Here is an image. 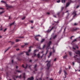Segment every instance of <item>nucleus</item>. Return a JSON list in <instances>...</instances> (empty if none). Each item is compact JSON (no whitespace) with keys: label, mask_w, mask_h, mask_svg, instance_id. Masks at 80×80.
Masks as SVG:
<instances>
[{"label":"nucleus","mask_w":80,"mask_h":80,"mask_svg":"<svg viewBox=\"0 0 80 80\" xmlns=\"http://www.w3.org/2000/svg\"><path fill=\"white\" fill-rule=\"evenodd\" d=\"M46 62H48L47 66L48 68V69H49V68L50 67V61L49 62L48 61H46Z\"/></svg>","instance_id":"obj_1"},{"label":"nucleus","mask_w":80,"mask_h":80,"mask_svg":"<svg viewBox=\"0 0 80 80\" xmlns=\"http://www.w3.org/2000/svg\"><path fill=\"white\" fill-rule=\"evenodd\" d=\"M5 6L6 7H7V9H8V8H11V6L9 5L8 4H7L6 3Z\"/></svg>","instance_id":"obj_2"},{"label":"nucleus","mask_w":80,"mask_h":80,"mask_svg":"<svg viewBox=\"0 0 80 80\" xmlns=\"http://www.w3.org/2000/svg\"><path fill=\"white\" fill-rule=\"evenodd\" d=\"M38 37H41V36L40 35H36L35 37V38L36 39V40H38V39H37L38 38Z\"/></svg>","instance_id":"obj_3"},{"label":"nucleus","mask_w":80,"mask_h":80,"mask_svg":"<svg viewBox=\"0 0 80 80\" xmlns=\"http://www.w3.org/2000/svg\"><path fill=\"white\" fill-rule=\"evenodd\" d=\"M31 51V49H29L28 50V52H26L27 55H28V56H29V53H30Z\"/></svg>","instance_id":"obj_4"},{"label":"nucleus","mask_w":80,"mask_h":80,"mask_svg":"<svg viewBox=\"0 0 80 80\" xmlns=\"http://www.w3.org/2000/svg\"><path fill=\"white\" fill-rule=\"evenodd\" d=\"M64 75L65 76V77L64 78H66V76L67 75H68V74L67 73V72L65 71H64Z\"/></svg>","instance_id":"obj_5"},{"label":"nucleus","mask_w":80,"mask_h":80,"mask_svg":"<svg viewBox=\"0 0 80 80\" xmlns=\"http://www.w3.org/2000/svg\"><path fill=\"white\" fill-rule=\"evenodd\" d=\"M33 79H34V78H33V77H32L30 78H28V80H33Z\"/></svg>","instance_id":"obj_6"},{"label":"nucleus","mask_w":80,"mask_h":80,"mask_svg":"<svg viewBox=\"0 0 80 80\" xmlns=\"http://www.w3.org/2000/svg\"><path fill=\"white\" fill-rule=\"evenodd\" d=\"M53 28L52 27V28H51V29H50V30H49V29L48 30H47V33H49V32H50V31H51V30H52V29H53Z\"/></svg>","instance_id":"obj_7"},{"label":"nucleus","mask_w":80,"mask_h":80,"mask_svg":"<svg viewBox=\"0 0 80 80\" xmlns=\"http://www.w3.org/2000/svg\"><path fill=\"white\" fill-rule=\"evenodd\" d=\"M23 78H24V79H25V73H24L23 74Z\"/></svg>","instance_id":"obj_8"},{"label":"nucleus","mask_w":80,"mask_h":80,"mask_svg":"<svg viewBox=\"0 0 80 80\" xmlns=\"http://www.w3.org/2000/svg\"><path fill=\"white\" fill-rule=\"evenodd\" d=\"M70 5V3L69 2H68L66 4V7H68Z\"/></svg>","instance_id":"obj_9"},{"label":"nucleus","mask_w":80,"mask_h":80,"mask_svg":"<svg viewBox=\"0 0 80 80\" xmlns=\"http://www.w3.org/2000/svg\"><path fill=\"white\" fill-rule=\"evenodd\" d=\"M21 77H22V75H20V76H17L16 78H20Z\"/></svg>","instance_id":"obj_10"},{"label":"nucleus","mask_w":80,"mask_h":80,"mask_svg":"<svg viewBox=\"0 0 80 80\" xmlns=\"http://www.w3.org/2000/svg\"><path fill=\"white\" fill-rule=\"evenodd\" d=\"M16 72H18V73H21V72L20 70H16Z\"/></svg>","instance_id":"obj_11"},{"label":"nucleus","mask_w":80,"mask_h":80,"mask_svg":"<svg viewBox=\"0 0 80 80\" xmlns=\"http://www.w3.org/2000/svg\"><path fill=\"white\" fill-rule=\"evenodd\" d=\"M62 3H65V0H61Z\"/></svg>","instance_id":"obj_12"},{"label":"nucleus","mask_w":80,"mask_h":80,"mask_svg":"<svg viewBox=\"0 0 80 80\" xmlns=\"http://www.w3.org/2000/svg\"><path fill=\"white\" fill-rule=\"evenodd\" d=\"M1 2H2V3H5V5L7 3L3 1H1Z\"/></svg>","instance_id":"obj_13"},{"label":"nucleus","mask_w":80,"mask_h":80,"mask_svg":"<svg viewBox=\"0 0 80 80\" xmlns=\"http://www.w3.org/2000/svg\"><path fill=\"white\" fill-rule=\"evenodd\" d=\"M80 51H77V52H76V54H80Z\"/></svg>","instance_id":"obj_14"},{"label":"nucleus","mask_w":80,"mask_h":80,"mask_svg":"<svg viewBox=\"0 0 80 80\" xmlns=\"http://www.w3.org/2000/svg\"><path fill=\"white\" fill-rule=\"evenodd\" d=\"M19 41H20V40L18 39H17L16 40V42H19Z\"/></svg>","instance_id":"obj_15"},{"label":"nucleus","mask_w":80,"mask_h":80,"mask_svg":"<svg viewBox=\"0 0 80 80\" xmlns=\"http://www.w3.org/2000/svg\"><path fill=\"white\" fill-rule=\"evenodd\" d=\"M51 55H52V52H50V55L49 56H48V58H50V56H51Z\"/></svg>","instance_id":"obj_16"},{"label":"nucleus","mask_w":80,"mask_h":80,"mask_svg":"<svg viewBox=\"0 0 80 80\" xmlns=\"http://www.w3.org/2000/svg\"><path fill=\"white\" fill-rule=\"evenodd\" d=\"M10 48L9 47L7 49V50H5V52H7V51H8V49H10Z\"/></svg>","instance_id":"obj_17"},{"label":"nucleus","mask_w":80,"mask_h":80,"mask_svg":"<svg viewBox=\"0 0 80 80\" xmlns=\"http://www.w3.org/2000/svg\"><path fill=\"white\" fill-rule=\"evenodd\" d=\"M77 42V39H74V40L72 41V42Z\"/></svg>","instance_id":"obj_18"},{"label":"nucleus","mask_w":80,"mask_h":80,"mask_svg":"<svg viewBox=\"0 0 80 80\" xmlns=\"http://www.w3.org/2000/svg\"><path fill=\"white\" fill-rule=\"evenodd\" d=\"M5 12V11H2L0 12V14H2V13H4Z\"/></svg>","instance_id":"obj_19"},{"label":"nucleus","mask_w":80,"mask_h":80,"mask_svg":"<svg viewBox=\"0 0 80 80\" xmlns=\"http://www.w3.org/2000/svg\"><path fill=\"white\" fill-rule=\"evenodd\" d=\"M57 3H60V0H58L57 1Z\"/></svg>","instance_id":"obj_20"},{"label":"nucleus","mask_w":80,"mask_h":80,"mask_svg":"<svg viewBox=\"0 0 80 80\" xmlns=\"http://www.w3.org/2000/svg\"><path fill=\"white\" fill-rule=\"evenodd\" d=\"M51 41L49 42V43H48V46H50V44L51 43Z\"/></svg>","instance_id":"obj_21"},{"label":"nucleus","mask_w":80,"mask_h":80,"mask_svg":"<svg viewBox=\"0 0 80 80\" xmlns=\"http://www.w3.org/2000/svg\"><path fill=\"white\" fill-rule=\"evenodd\" d=\"M28 45V43H25V46H27V45Z\"/></svg>","instance_id":"obj_22"},{"label":"nucleus","mask_w":80,"mask_h":80,"mask_svg":"<svg viewBox=\"0 0 80 80\" xmlns=\"http://www.w3.org/2000/svg\"><path fill=\"white\" fill-rule=\"evenodd\" d=\"M38 58H40V54H38Z\"/></svg>","instance_id":"obj_23"},{"label":"nucleus","mask_w":80,"mask_h":80,"mask_svg":"<svg viewBox=\"0 0 80 80\" xmlns=\"http://www.w3.org/2000/svg\"><path fill=\"white\" fill-rule=\"evenodd\" d=\"M44 41H45V39H42V40L41 41V42H44Z\"/></svg>","instance_id":"obj_24"},{"label":"nucleus","mask_w":80,"mask_h":80,"mask_svg":"<svg viewBox=\"0 0 80 80\" xmlns=\"http://www.w3.org/2000/svg\"><path fill=\"white\" fill-rule=\"evenodd\" d=\"M62 72V71L60 70L59 71L58 73H59V74H60V73H61Z\"/></svg>","instance_id":"obj_25"},{"label":"nucleus","mask_w":80,"mask_h":80,"mask_svg":"<svg viewBox=\"0 0 80 80\" xmlns=\"http://www.w3.org/2000/svg\"><path fill=\"white\" fill-rule=\"evenodd\" d=\"M25 18V17H24L23 18H22V20H24Z\"/></svg>","instance_id":"obj_26"},{"label":"nucleus","mask_w":80,"mask_h":80,"mask_svg":"<svg viewBox=\"0 0 80 80\" xmlns=\"http://www.w3.org/2000/svg\"><path fill=\"white\" fill-rule=\"evenodd\" d=\"M57 38V35H55L54 37H53V38L55 39Z\"/></svg>","instance_id":"obj_27"},{"label":"nucleus","mask_w":80,"mask_h":80,"mask_svg":"<svg viewBox=\"0 0 80 80\" xmlns=\"http://www.w3.org/2000/svg\"><path fill=\"white\" fill-rule=\"evenodd\" d=\"M63 58H67V56H64Z\"/></svg>","instance_id":"obj_28"},{"label":"nucleus","mask_w":80,"mask_h":80,"mask_svg":"<svg viewBox=\"0 0 80 80\" xmlns=\"http://www.w3.org/2000/svg\"><path fill=\"white\" fill-rule=\"evenodd\" d=\"M73 15H76V12H75V13L73 12Z\"/></svg>","instance_id":"obj_29"},{"label":"nucleus","mask_w":80,"mask_h":80,"mask_svg":"<svg viewBox=\"0 0 80 80\" xmlns=\"http://www.w3.org/2000/svg\"><path fill=\"white\" fill-rule=\"evenodd\" d=\"M30 22L32 23H33V21H30Z\"/></svg>","instance_id":"obj_30"},{"label":"nucleus","mask_w":80,"mask_h":80,"mask_svg":"<svg viewBox=\"0 0 80 80\" xmlns=\"http://www.w3.org/2000/svg\"><path fill=\"white\" fill-rule=\"evenodd\" d=\"M39 80H42V78H39Z\"/></svg>","instance_id":"obj_31"},{"label":"nucleus","mask_w":80,"mask_h":80,"mask_svg":"<svg viewBox=\"0 0 80 80\" xmlns=\"http://www.w3.org/2000/svg\"><path fill=\"white\" fill-rule=\"evenodd\" d=\"M7 30V28H5V29H4V32H5V31H6V30Z\"/></svg>","instance_id":"obj_32"},{"label":"nucleus","mask_w":80,"mask_h":80,"mask_svg":"<svg viewBox=\"0 0 80 80\" xmlns=\"http://www.w3.org/2000/svg\"><path fill=\"white\" fill-rule=\"evenodd\" d=\"M22 67H23V68H25V67H24V65L23 64L22 66Z\"/></svg>","instance_id":"obj_33"},{"label":"nucleus","mask_w":80,"mask_h":80,"mask_svg":"<svg viewBox=\"0 0 80 80\" xmlns=\"http://www.w3.org/2000/svg\"><path fill=\"white\" fill-rule=\"evenodd\" d=\"M27 67H28V65H27L26 66V68H27Z\"/></svg>","instance_id":"obj_34"},{"label":"nucleus","mask_w":80,"mask_h":80,"mask_svg":"<svg viewBox=\"0 0 80 80\" xmlns=\"http://www.w3.org/2000/svg\"><path fill=\"white\" fill-rule=\"evenodd\" d=\"M57 60V59L56 58H55V59H54V61H56V60Z\"/></svg>","instance_id":"obj_35"},{"label":"nucleus","mask_w":80,"mask_h":80,"mask_svg":"<svg viewBox=\"0 0 80 80\" xmlns=\"http://www.w3.org/2000/svg\"><path fill=\"white\" fill-rule=\"evenodd\" d=\"M37 52V50H35L34 51V52Z\"/></svg>","instance_id":"obj_36"},{"label":"nucleus","mask_w":80,"mask_h":80,"mask_svg":"<svg viewBox=\"0 0 80 80\" xmlns=\"http://www.w3.org/2000/svg\"><path fill=\"white\" fill-rule=\"evenodd\" d=\"M0 9L3 10V8H0Z\"/></svg>","instance_id":"obj_37"},{"label":"nucleus","mask_w":80,"mask_h":80,"mask_svg":"<svg viewBox=\"0 0 80 80\" xmlns=\"http://www.w3.org/2000/svg\"><path fill=\"white\" fill-rule=\"evenodd\" d=\"M74 25H77V24L76 23H75Z\"/></svg>","instance_id":"obj_38"},{"label":"nucleus","mask_w":80,"mask_h":80,"mask_svg":"<svg viewBox=\"0 0 80 80\" xmlns=\"http://www.w3.org/2000/svg\"><path fill=\"white\" fill-rule=\"evenodd\" d=\"M79 7V6H78L77 7V8H78V7Z\"/></svg>","instance_id":"obj_39"},{"label":"nucleus","mask_w":80,"mask_h":80,"mask_svg":"<svg viewBox=\"0 0 80 80\" xmlns=\"http://www.w3.org/2000/svg\"><path fill=\"white\" fill-rule=\"evenodd\" d=\"M34 67H35V68H36V67H37V65H35V66H34Z\"/></svg>","instance_id":"obj_40"},{"label":"nucleus","mask_w":80,"mask_h":80,"mask_svg":"<svg viewBox=\"0 0 80 80\" xmlns=\"http://www.w3.org/2000/svg\"><path fill=\"white\" fill-rule=\"evenodd\" d=\"M14 42H12V44H13V43H14Z\"/></svg>","instance_id":"obj_41"},{"label":"nucleus","mask_w":80,"mask_h":80,"mask_svg":"<svg viewBox=\"0 0 80 80\" xmlns=\"http://www.w3.org/2000/svg\"><path fill=\"white\" fill-rule=\"evenodd\" d=\"M71 67V66H69V68H70Z\"/></svg>","instance_id":"obj_42"},{"label":"nucleus","mask_w":80,"mask_h":80,"mask_svg":"<svg viewBox=\"0 0 80 80\" xmlns=\"http://www.w3.org/2000/svg\"><path fill=\"white\" fill-rule=\"evenodd\" d=\"M12 63H13V60H12Z\"/></svg>","instance_id":"obj_43"},{"label":"nucleus","mask_w":80,"mask_h":80,"mask_svg":"<svg viewBox=\"0 0 80 80\" xmlns=\"http://www.w3.org/2000/svg\"><path fill=\"white\" fill-rule=\"evenodd\" d=\"M47 14H48V15H49V14H50V13L49 12L47 13Z\"/></svg>","instance_id":"obj_44"},{"label":"nucleus","mask_w":80,"mask_h":80,"mask_svg":"<svg viewBox=\"0 0 80 80\" xmlns=\"http://www.w3.org/2000/svg\"><path fill=\"white\" fill-rule=\"evenodd\" d=\"M50 80H53V79H50Z\"/></svg>","instance_id":"obj_45"},{"label":"nucleus","mask_w":80,"mask_h":80,"mask_svg":"<svg viewBox=\"0 0 80 80\" xmlns=\"http://www.w3.org/2000/svg\"><path fill=\"white\" fill-rule=\"evenodd\" d=\"M3 29L2 28L1 29H0V30H2V29Z\"/></svg>","instance_id":"obj_46"},{"label":"nucleus","mask_w":80,"mask_h":80,"mask_svg":"<svg viewBox=\"0 0 80 80\" xmlns=\"http://www.w3.org/2000/svg\"><path fill=\"white\" fill-rule=\"evenodd\" d=\"M54 17H55V18H56V16H54Z\"/></svg>","instance_id":"obj_47"},{"label":"nucleus","mask_w":80,"mask_h":80,"mask_svg":"<svg viewBox=\"0 0 80 80\" xmlns=\"http://www.w3.org/2000/svg\"><path fill=\"white\" fill-rule=\"evenodd\" d=\"M22 48L24 47V46H22Z\"/></svg>","instance_id":"obj_48"},{"label":"nucleus","mask_w":80,"mask_h":80,"mask_svg":"<svg viewBox=\"0 0 80 80\" xmlns=\"http://www.w3.org/2000/svg\"><path fill=\"white\" fill-rule=\"evenodd\" d=\"M72 63L73 64V65H74V62H72Z\"/></svg>","instance_id":"obj_49"},{"label":"nucleus","mask_w":80,"mask_h":80,"mask_svg":"<svg viewBox=\"0 0 80 80\" xmlns=\"http://www.w3.org/2000/svg\"><path fill=\"white\" fill-rule=\"evenodd\" d=\"M76 30H78V28H76Z\"/></svg>","instance_id":"obj_50"},{"label":"nucleus","mask_w":80,"mask_h":80,"mask_svg":"<svg viewBox=\"0 0 80 80\" xmlns=\"http://www.w3.org/2000/svg\"><path fill=\"white\" fill-rule=\"evenodd\" d=\"M69 54L70 55H71V54L70 53H69Z\"/></svg>","instance_id":"obj_51"},{"label":"nucleus","mask_w":80,"mask_h":80,"mask_svg":"<svg viewBox=\"0 0 80 80\" xmlns=\"http://www.w3.org/2000/svg\"><path fill=\"white\" fill-rule=\"evenodd\" d=\"M73 49H74V50H75V48H73Z\"/></svg>","instance_id":"obj_52"},{"label":"nucleus","mask_w":80,"mask_h":80,"mask_svg":"<svg viewBox=\"0 0 80 80\" xmlns=\"http://www.w3.org/2000/svg\"><path fill=\"white\" fill-rule=\"evenodd\" d=\"M18 68V66H16V68Z\"/></svg>","instance_id":"obj_53"},{"label":"nucleus","mask_w":80,"mask_h":80,"mask_svg":"<svg viewBox=\"0 0 80 80\" xmlns=\"http://www.w3.org/2000/svg\"><path fill=\"white\" fill-rule=\"evenodd\" d=\"M49 1V0H47V2H48Z\"/></svg>","instance_id":"obj_54"},{"label":"nucleus","mask_w":80,"mask_h":80,"mask_svg":"<svg viewBox=\"0 0 80 80\" xmlns=\"http://www.w3.org/2000/svg\"><path fill=\"white\" fill-rule=\"evenodd\" d=\"M48 51H47V53H48Z\"/></svg>","instance_id":"obj_55"},{"label":"nucleus","mask_w":80,"mask_h":80,"mask_svg":"<svg viewBox=\"0 0 80 80\" xmlns=\"http://www.w3.org/2000/svg\"><path fill=\"white\" fill-rule=\"evenodd\" d=\"M45 47V45H44V46L43 47Z\"/></svg>","instance_id":"obj_56"},{"label":"nucleus","mask_w":80,"mask_h":80,"mask_svg":"<svg viewBox=\"0 0 80 80\" xmlns=\"http://www.w3.org/2000/svg\"><path fill=\"white\" fill-rule=\"evenodd\" d=\"M34 56H36V54H34Z\"/></svg>","instance_id":"obj_57"},{"label":"nucleus","mask_w":80,"mask_h":80,"mask_svg":"<svg viewBox=\"0 0 80 80\" xmlns=\"http://www.w3.org/2000/svg\"><path fill=\"white\" fill-rule=\"evenodd\" d=\"M0 38H2V37L1 36H0Z\"/></svg>","instance_id":"obj_58"},{"label":"nucleus","mask_w":80,"mask_h":80,"mask_svg":"<svg viewBox=\"0 0 80 80\" xmlns=\"http://www.w3.org/2000/svg\"><path fill=\"white\" fill-rule=\"evenodd\" d=\"M77 48H78V47H77Z\"/></svg>","instance_id":"obj_59"},{"label":"nucleus","mask_w":80,"mask_h":80,"mask_svg":"<svg viewBox=\"0 0 80 80\" xmlns=\"http://www.w3.org/2000/svg\"><path fill=\"white\" fill-rule=\"evenodd\" d=\"M72 37H71V38H72Z\"/></svg>","instance_id":"obj_60"},{"label":"nucleus","mask_w":80,"mask_h":80,"mask_svg":"<svg viewBox=\"0 0 80 80\" xmlns=\"http://www.w3.org/2000/svg\"><path fill=\"white\" fill-rule=\"evenodd\" d=\"M53 52H55V50H53Z\"/></svg>","instance_id":"obj_61"},{"label":"nucleus","mask_w":80,"mask_h":80,"mask_svg":"<svg viewBox=\"0 0 80 80\" xmlns=\"http://www.w3.org/2000/svg\"><path fill=\"white\" fill-rule=\"evenodd\" d=\"M2 26H1L0 28H2Z\"/></svg>","instance_id":"obj_62"},{"label":"nucleus","mask_w":80,"mask_h":80,"mask_svg":"<svg viewBox=\"0 0 80 80\" xmlns=\"http://www.w3.org/2000/svg\"><path fill=\"white\" fill-rule=\"evenodd\" d=\"M19 49H17V50H19Z\"/></svg>","instance_id":"obj_63"},{"label":"nucleus","mask_w":80,"mask_h":80,"mask_svg":"<svg viewBox=\"0 0 80 80\" xmlns=\"http://www.w3.org/2000/svg\"><path fill=\"white\" fill-rule=\"evenodd\" d=\"M14 80H16L15 79V78H14Z\"/></svg>","instance_id":"obj_64"}]
</instances>
